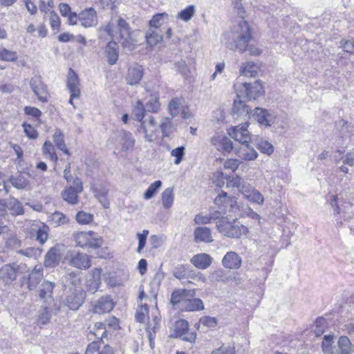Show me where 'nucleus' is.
I'll return each instance as SVG.
<instances>
[{"mask_svg": "<svg viewBox=\"0 0 354 354\" xmlns=\"http://www.w3.org/2000/svg\"><path fill=\"white\" fill-rule=\"evenodd\" d=\"M252 39L249 24L242 20L237 26L223 35V41L227 48L231 50H239L244 52L248 47V43Z\"/></svg>", "mask_w": 354, "mask_h": 354, "instance_id": "1", "label": "nucleus"}, {"mask_svg": "<svg viewBox=\"0 0 354 354\" xmlns=\"http://www.w3.org/2000/svg\"><path fill=\"white\" fill-rule=\"evenodd\" d=\"M104 30L113 39L118 40L124 48L129 50H131L136 42L129 24L122 17L112 19Z\"/></svg>", "mask_w": 354, "mask_h": 354, "instance_id": "2", "label": "nucleus"}, {"mask_svg": "<svg viewBox=\"0 0 354 354\" xmlns=\"http://www.w3.org/2000/svg\"><path fill=\"white\" fill-rule=\"evenodd\" d=\"M227 186L237 188L238 191L250 202L263 205L264 197L259 191L244 180L239 175L229 180Z\"/></svg>", "mask_w": 354, "mask_h": 354, "instance_id": "3", "label": "nucleus"}, {"mask_svg": "<svg viewBox=\"0 0 354 354\" xmlns=\"http://www.w3.org/2000/svg\"><path fill=\"white\" fill-rule=\"evenodd\" d=\"M234 88L237 97L248 100H255L264 93L263 86L259 80H256L253 83L237 82L234 84Z\"/></svg>", "mask_w": 354, "mask_h": 354, "instance_id": "4", "label": "nucleus"}, {"mask_svg": "<svg viewBox=\"0 0 354 354\" xmlns=\"http://www.w3.org/2000/svg\"><path fill=\"white\" fill-rule=\"evenodd\" d=\"M73 239L81 248H97L102 244V238L93 231L74 233Z\"/></svg>", "mask_w": 354, "mask_h": 354, "instance_id": "5", "label": "nucleus"}, {"mask_svg": "<svg viewBox=\"0 0 354 354\" xmlns=\"http://www.w3.org/2000/svg\"><path fill=\"white\" fill-rule=\"evenodd\" d=\"M158 124L154 117L150 115L141 122L137 131L143 133L145 141L152 142L156 137Z\"/></svg>", "mask_w": 354, "mask_h": 354, "instance_id": "6", "label": "nucleus"}, {"mask_svg": "<svg viewBox=\"0 0 354 354\" xmlns=\"http://www.w3.org/2000/svg\"><path fill=\"white\" fill-rule=\"evenodd\" d=\"M65 259L70 266L78 269H88L91 267V259L85 253L70 251Z\"/></svg>", "mask_w": 354, "mask_h": 354, "instance_id": "7", "label": "nucleus"}, {"mask_svg": "<svg viewBox=\"0 0 354 354\" xmlns=\"http://www.w3.org/2000/svg\"><path fill=\"white\" fill-rule=\"evenodd\" d=\"M248 122L233 127L227 130L228 135L241 144L250 143L251 134L248 129Z\"/></svg>", "mask_w": 354, "mask_h": 354, "instance_id": "8", "label": "nucleus"}, {"mask_svg": "<svg viewBox=\"0 0 354 354\" xmlns=\"http://www.w3.org/2000/svg\"><path fill=\"white\" fill-rule=\"evenodd\" d=\"M82 190V183L77 178L73 181V187H66L62 191V196L65 201L71 205H75L78 202V194L81 193Z\"/></svg>", "mask_w": 354, "mask_h": 354, "instance_id": "9", "label": "nucleus"}, {"mask_svg": "<svg viewBox=\"0 0 354 354\" xmlns=\"http://www.w3.org/2000/svg\"><path fill=\"white\" fill-rule=\"evenodd\" d=\"M30 86L40 102H46L48 101L49 94L47 86L43 82L41 77L35 76L32 77L30 81Z\"/></svg>", "mask_w": 354, "mask_h": 354, "instance_id": "10", "label": "nucleus"}, {"mask_svg": "<svg viewBox=\"0 0 354 354\" xmlns=\"http://www.w3.org/2000/svg\"><path fill=\"white\" fill-rule=\"evenodd\" d=\"M85 297V292L80 287H76L74 291L67 296L65 304L71 310H76L84 303Z\"/></svg>", "mask_w": 354, "mask_h": 354, "instance_id": "11", "label": "nucleus"}, {"mask_svg": "<svg viewBox=\"0 0 354 354\" xmlns=\"http://www.w3.org/2000/svg\"><path fill=\"white\" fill-rule=\"evenodd\" d=\"M19 266L15 263H9L0 268V280L5 284H10L17 277Z\"/></svg>", "mask_w": 354, "mask_h": 354, "instance_id": "12", "label": "nucleus"}, {"mask_svg": "<svg viewBox=\"0 0 354 354\" xmlns=\"http://www.w3.org/2000/svg\"><path fill=\"white\" fill-rule=\"evenodd\" d=\"M67 88L73 97H80L81 95L80 80L77 75L70 69L68 75Z\"/></svg>", "mask_w": 354, "mask_h": 354, "instance_id": "13", "label": "nucleus"}, {"mask_svg": "<svg viewBox=\"0 0 354 354\" xmlns=\"http://www.w3.org/2000/svg\"><path fill=\"white\" fill-rule=\"evenodd\" d=\"M251 112V109L241 98L237 97V99L234 100L232 110V113L234 118H243L245 119L249 117Z\"/></svg>", "mask_w": 354, "mask_h": 354, "instance_id": "14", "label": "nucleus"}, {"mask_svg": "<svg viewBox=\"0 0 354 354\" xmlns=\"http://www.w3.org/2000/svg\"><path fill=\"white\" fill-rule=\"evenodd\" d=\"M252 116L259 124L265 126H270L275 120L273 114L266 109L259 107L254 109Z\"/></svg>", "mask_w": 354, "mask_h": 354, "instance_id": "15", "label": "nucleus"}, {"mask_svg": "<svg viewBox=\"0 0 354 354\" xmlns=\"http://www.w3.org/2000/svg\"><path fill=\"white\" fill-rule=\"evenodd\" d=\"M242 145L235 149L236 154L242 160L245 161H252L258 157V153L251 146L250 143H243Z\"/></svg>", "mask_w": 354, "mask_h": 354, "instance_id": "16", "label": "nucleus"}, {"mask_svg": "<svg viewBox=\"0 0 354 354\" xmlns=\"http://www.w3.org/2000/svg\"><path fill=\"white\" fill-rule=\"evenodd\" d=\"M79 20L82 26L86 28L96 26L97 24L96 11L92 8L83 10L79 15Z\"/></svg>", "mask_w": 354, "mask_h": 354, "instance_id": "17", "label": "nucleus"}, {"mask_svg": "<svg viewBox=\"0 0 354 354\" xmlns=\"http://www.w3.org/2000/svg\"><path fill=\"white\" fill-rule=\"evenodd\" d=\"M211 142L218 151L223 152H230L236 148L234 147L232 142L227 137L222 135H216L212 138Z\"/></svg>", "mask_w": 354, "mask_h": 354, "instance_id": "18", "label": "nucleus"}, {"mask_svg": "<svg viewBox=\"0 0 354 354\" xmlns=\"http://www.w3.org/2000/svg\"><path fill=\"white\" fill-rule=\"evenodd\" d=\"M88 330V339L93 340V342H95L94 339L102 340L107 337V333H109V329L106 326V324L103 322L95 323L93 327H89Z\"/></svg>", "mask_w": 354, "mask_h": 354, "instance_id": "19", "label": "nucleus"}, {"mask_svg": "<svg viewBox=\"0 0 354 354\" xmlns=\"http://www.w3.org/2000/svg\"><path fill=\"white\" fill-rule=\"evenodd\" d=\"M102 269L95 268L91 271V274L86 280V289L91 293H95L100 287Z\"/></svg>", "mask_w": 354, "mask_h": 354, "instance_id": "20", "label": "nucleus"}, {"mask_svg": "<svg viewBox=\"0 0 354 354\" xmlns=\"http://www.w3.org/2000/svg\"><path fill=\"white\" fill-rule=\"evenodd\" d=\"M49 227L41 222H35L32 225L31 232H35L36 240L43 245L48 239Z\"/></svg>", "mask_w": 354, "mask_h": 354, "instance_id": "21", "label": "nucleus"}, {"mask_svg": "<svg viewBox=\"0 0 354 354\" xmlns=\"http://www.w3.org/2000/svg\"><path fill=\"white\" fill-rule=\"evenodd\" d=\"M43 268L41 265L35 266L31 272L29 274L28 279V288L30 290L36 288L37 285L43 279Z\"/></svg>", "mask_w": 354, "mask_h": 354, "instance_id": "22", "label": "nucleus"}, {"mask_svg": "<svg viewBox=\"0 0 354 354\" xmlns=\"http://www.w3.org/2000/svg\"><path fill=\"white\" fill-rule=\"evenodd\" d=\"M241 258L235 252H228L224 256L222 263L223 266L229 269H238L241 265Z\"/></svg>", "mask_w": 354, "mask_h": 354, "instance_id": "23", "label": "nucleus"}, {"mask_svg": "<svg viewBox=\"0 0 354 354\" xmlns=\"http://www.w3.org/2000/svg\"><path fill=\"white\" fill-rule=\"evenodd\" d=\"M143 76V68L141 66L134 65L129 68L127 76V84L129 85L138 84Z\"/></svg>", "mask_w": 354, "mask_h": 354, "instance_id": "24", "label": "nucleus"}, {"mask_svg": "<svg viewBox=\"0 0 354 354\" xmlns=\"http://www.w3.org/2000/svg\"><path fill=\"white\" fill-rule=\"evenodd\" d=\"M119 136L122 151H127L133 149L136 140L131 132L126 130H122L120 132Z\"/></svg>", "mask_w": 354, "mask_h": 354, "instance_id": "25", "label": "nucleus"}, {"mask_svg": "<svg viewBox=\"0 0 354 354\" xmlns=\"http://www.w3.org/2000/svg\"><path fill=\"white\" fill-rule=\"evenodd\" d=\"M194 236L196 242L211 243L214 241L212 231L207 227H197L194 231Z\"/></svg>", "mask_w": 354, "mask_h": 354, "instance_id": "26", "label": "nucleus"}, {"mask_svg": "<svg viewBox=\"0 0 354 354\" xmlns=\"http://www.w3.org/2000/svg\"><path fill=\"white\" fill-rule=\"evenodd\" d=\"M212 258L207 254L201 253L191 259V263L198 269H206L212 263Z\"/></svg>", "mask_w": 354, "mask_h": 354, "instance_id": "27", "label": "nucleus"}, {"mask_svg": "<svg viewBox=\"0 0 354 354\" xmlns=\"http://www.w3.org/2000/svg\"><path fill=\"white\" fill-rule=\"evenodd\" d=\"M10 182L17 189L30 190L32 189L29 180L21 174L11 176Z\"/></svg>", "mask_w": 354, "mask_h": 354, "instance_id": "28", "label": "nucleus"}, {"mask_svg": "<svg viewBox=\"0 0 354 354\" xmlns=\"http://www.w3.org/2000/svg\"><path fill=\"white\" fill-rule=\"evenodd\" d=\"M214 203L218 207L226 209L228 207L232 208L236 202L234 198L229 197L226 192H222L215 198Z\"/></svg>", "mask_w": 354, "mask_h": 354, "instance_id": "29", "label": "nucleus"}, {"mask_svg": "<svg viewBox=\"0 0 354 354\" xmlns=\"http://www.w3.org/2000/svg\"><path fill=\"white\" fill-rule=\"evenodd\" d=\"M113 308V303L109 297H102L94 307V311L96 313L103 314L109 313Z\"/></svg>", "mask_w": 354, "mask_h": 354, "instance_id": "30", "label": "nucleus"}, {"mask_svg": "<svg viewBox=\"0 0 354 354\" xmlns=\"http://www.w3.org/2000/svg\"><path fill=\"white\" fill-rule=\"evenodd\" d=\"M85 354H113V349L107 344L100 349L98 342H92L88 345Z\"/></svg>", "mask_w": 354, "mask_h": 354, "instance_id": "31", "label": "nucleus"}, {"mask_svg": "<svg viewBox=\"0 0 354 354\" xmlns=\"http://www.w3.org/2000/svg\"><path fill=\"white\" fill-rule=\"evenodd\" d=\"M105 53L108 63L110 65L115 64L118 59V46L117 43L115 41L109 42L105 49Z\"/></svg>", "mask_w": 354, "mask_h": 354, "instance_id": "32", "label": "nucleus"}, {"mask_svg": "<svg viewBox=\"0 0 354 354\" xmlns=\"http://www.w3.org/2000/svg\"><path fill=\"white\" fill-rule=\"evenodd\" d=\"M338 354H351L354 352V346L346 336H341L338 339Z\"/></svg>", "mask_w": 354, "mask_h": 354, "instance_id": "33", "label": "nucleus"}, {"mask_svg": "<svg viewBox=\"0 0 354 354\" xmlns=\"http://www.w3.org/2000/svg\"><path fill=\"white\" fill-rule=\"evenodd\" d=\"M59 250L55 248H51L45 255L44 265L46 267H54L58 264L59 261Z\"/></svg>", "mask_w": 354, "mask_h": 354, "instance_id": "34", "label": "nucleus"}, {"mask_svg": "<svg viewBox=\"0 0 354 354\" xmlns=\"http://www.w3.org/2000/svg\"><path fill=\"white\" fill-rule=\"evenodd\" d=\"M6 206L8 207V211L12 215H20L24 214V209L21 203L16 198L10 197L6 199Z\"/></svg>", "mask_w": 354, "mask_h": 354, "instance_id": "35", "label": "nucleus"}, {"mask_svg": "<svg viewBox=\"0 0 354 354\" xmlns=\"http://www.w3.org/2000/svg\"><path fill=\"white\" fill-rule=\"evenodd\" d=\"M53 139L57 149L63 151L65 154L70 155L69 151L65 144L64 135L59 129H55Z\"/></svg>", "mask_w": 354, "mask_h": 354, "instance_id": "36", "label": "nucleus"}, {"mask_svg": "<svg viewBox=\"0 0 354 354\" xmlns=\"http://www.w3.org/2000/svg\"><path fill=\"white\" fill-rule=\"evenodd\" d=\"M182 308L186 311H196L203 310L204 305L201 299L194 298L185 300Z\"/></svg>", "mask_w": 354, "mask_h": 354, "instance_id": "37", "label": "nucleus"}, {"mask_svg": "<svg viewBox=\"0 0 354 354\" xmlns=\"http://www.w3.org/2000/svg\"><path fill=\"white\" fill-rule=\"evenodd\" d=\"M145 38L147 44L153 46L162 40V35L158 30L149 28L146 32Z\"/></svg>", "mask_w": 354, "mask_h": 354, "instance_id": "38", "label": "nucleus"}, {"mask_svg": "<svg viewBox=\"0 0 354 354\" xmlns=\"http://www.w3.org/2000/svg\"><path fill=\"white\" fill-rule=\"evenodd\" d=\"M259 66L253 62H248L243 64L241 73L245 77H255L259 72Z\"/></svg>", "mask_w": 354, "mask_h": 354, "instance_id": "39", "label": "nucleus"}, {"mask_svg": "<svg viewBox=\"0 0 354 354\" xmlns=\"http://www.w3.org/2000/svg\"><path fill=\"white\" fill-rule=\"evenodd\" d=\"M162 203L165 209H169L174 203V189L172 187L165 189L162 193Z\"/></svg>", "mask_w": 354, "mask_h": 354, "instance_id": "40", "label": "nucleus"}, {"mask_svg": "<svg viewBox=\"0 0 354 354\" xmlns=\"http://www.w3.org/2000/svg\"><path fill=\"white\" fill-rule=\"evenodd\" d=\"M189 327L188 322L185 319H178L174 326V336L181 337L187 332Z\"/></svg>", "mask_w": 354, "mask_h": 354, "instance_id": "41", "label": "nucleus"}, {"mask_svg": "<svg viewBox=\"0 0 354 354\" xmlns=\"http://www.w3.org/2000/svg\"><path fill=\"white\" fill-rule=\"evenodd\" d=\"M42 151L46 158L50 159L53 162L57 161L58 158L55 153V147L50 141L47 140L44 142Z\"/></svg>", "mask_w": 354, "mask_h": 354, "instance_id": "42", "label": "nucleus"}, {"mask_svg": "<svg viewBox=\"0 0 354 354\" xmlns=\"http://www.w3.org/2000/svg\"><path fill=\"white\" fill-rule=\"evenodd\" d=\"M54 285L48 281H45L42 283L39 290V297L41 299H45L51 297Z\"/></svg>", "mask_w": 354, "mask_h": 354, "instance_id": "43", "label": "nucleus"}, {"mask_svg": "<svg viewBox=\"0 0 354 354\" xmlns=\"http://www.w3.org/2000/svg\"><path fill=\"white\" fill-rule=\"evenodd\" d=\"M160 106L159 97L157 93L151 94L146 103V107L150 112H157Z\"/></svg>", "mask_w": 354, "mask_h": 354, "instance_id": "44", "label": "nucleus"}, {"mask_svg": "<svg viewBox=\"0 0 354 354\" xmlns=\"http://www.w3.org/2000/svg\"><path fill=\"white\" fill-rule=\"evenodd\" d=\"M196 12V7L194 5H190L186 8L182 10L177 15V18L183 20L185 22L189 21Z\"/></svg>", "mask_w": 354, "mask_h": 354, "instance_id": "45", "label": "nucleus"}, {"mask_svg": "<svg viewBox=\"0 0 354 354\" xmlns=\"http://www.w3.org/2000/svg\"><path fill=\"white\" fill-rule=\"evenodd\" d=\"M241 234V227L234 221L233 223H230V226H227L224 235L232 238H239Z\"/></svg>", "mask_w": 354, "mask_h": 354, "instance_id": "46", "label": "nucleus"}, {"mask_svg": "<svg viewBox=\"0 0 354 354\" xmlns=\"http://www.w3.org/2000/svg\"><path fill=\"white\" fill-rule=\"evenodd\" d=\"M257 149L263 153L270 156L274 151L273 145L268 140L260 139L257 143Z\"/></svg>", "mask_w": 354, "mask_h": 354, "instance_id": "47", "label": "nucleus"}, {"mask_svg": "<svg viewBox=\"0 0 354 354\" xmlns=\"http://www.w3.org/2000/svg\"><path fill=\"white\" fill-rule=\"evenodd\" d=\"M187 291L186 290H177L172 292L170 301L174 306L181 303L183 305V301L186 300Z\"/></svg>", "mask_w": 354, "mask_h": 354, "instance_id": "48", "label": "nucleus"}, {"mask_svg": "<svg viewBox=\"0 0 354 354\" xmlns=\"http://www.w3.org/2000/svg\"><path fill=\"white\" fill-rule=\"evenodd\" d=\"M50 221L56 225L68 224L69 218L61 212H55L50 216Z\"/></svg>", "mask_w": 354, "mask_h": 354, "instance_id": "49", "label": "nucleus"}, {"mask_svg": "<svg viewBox=\"0 0 354 354\" xmlns=\"http://www.w3.org/2000/svg\"><path fill=\"white\" fill-rule=\"evenodd\" d=\"M75 219L81 225H88L93 222V215L84 211H80L77 213Z\"/></svg>", "mask_w": 354, "mask_h": 354, "instance_id": "50", "label": "nucleus"}, {"mask_svg": "<svg viewBox=\"0 0 354 354\" xmlns=\"http://www.w3.org/2000/svg\"><path fill=\"white\" fill-rule=\"evenodd\" d=\"M162 185L161 180H158L151 183L148 189L144 194V198L146 200L151 199L154 196V195L157 193V191L160 189Z\"/></svg>", "mask_w": 354, "mask_h": 354, "instance_id": "51", "label": "nucleus"}, {"mask_svg": "<svg viewBox=\"0 0 354 354\" xmlns=\"http://www.w3.org/2000/svg\"><path fill=\"white\" fill-rule=\"evenodd\" d=\"M167 17L168 15L165 12L154 15L149 21L150 28L158 30V28L162 26L164 19H167Z\"/></svg>", "mask_w": 354, "mask_h": 354, "instance_id": "52", "label": "nucleus"}, {"mask_svg": "<svg viewBox=\"0 0 354 354\" xmlns=\"http://www.w3.org/2000/svg\"><path fill=\"white\" fill-rule=\"evenodd\" d=\"M326 327V321L322 317H319L316 319L313 326V332L316 337L322 335Z\"/></svg>", "mask_w": 354, "mask_h": 354, "instance_id": "53", "label": "nucleus"}, {"mask_svg": "<svg viewBox=\"0 0 354 354\" xmlns=\"http://www.w3.org/2000/svg\"><path fill=\"white\" fill-rule=\"evenodd\" d=\"M159 127L164 137L169 136L171 133L172 123L169 118H163Z\"/></svg>", "mask_w": 354, "mask_h": 354, "instance_id": "54", "label": "nucleus"}, {"mask_svg": "<svg viewBox=\"0 0 354 354\" xmlns=\"http://www.w3.org/2000/svg\"><path fill=\"white\" fill-rule=\"evenodd\" d=\"M145 109L144 104L140 100L136 102V104L133 110V115L135 116L136 120L142 122L145 116Z\"/></svg>", "mask_w": 354, "mask_h": 354, "instance_id": "55", "label": "nucleus"}, {"mask_svg": "<svg viewBox=\"0 0 354 354\" xmlns=\"http://www.w3.org/2000/svg\"><path fill=\"white\" fill-rule=\"evenodd\" d=\"M0 59L7 62H14L17 59V54L15 51L6 48L0 49Z\"/></svg>", "mask_w": 354, "mask_h": 354, "instance_id": "56", "label": "nucleus"}, {"mask_svg": "<svg viewBox=\"0 0 354 354\" xmlns=\"http://www.w3.org/2000/svg\"><path fill=\"white\" fill-rule=\"evenodd\" d=\"M185 153V147L184 146L178 147L171 151V156L175 157L174 164L179 165L183 159Z\"/></svg>", "mask_w": 354, "mask_h": 354, "instance_id": "57", "label": "nucleus"}, {"mask_svg": "<svg viewBox=\"0 0 354 354\" xmlns=\"http://www.w3.org/2000/svg\"><path fill=\"white\" fill-rule=\"evenodd\" d=\"M108 192L105 189H99L95 191V196L104 208L109 207V201L107 198Z\"/></svg>", "mask_w": 354, "mask_h": 354, "instance_id": "58", "label": "nucleus"}, {"mask_svg": "<svg viewBox=\"0 0 354 354\" xmlns=\"http://www.w3.org/2000/svg\"><path fill=\"white\" fill-rule=\"evenodd\" d=\"M180 100L175 97L172 99L168 106L170 114L174 117L178 114L180 111Z\"/></svg>", "mask_w": 354, "mask_h": 354, "instance_id": "59", "label": "nucleus"}, {"mask_svg": "<svg viewBox=\"0 0 354 354\" xmlns=\"http://www.w3.org/2000/svg\"><path fill=\"white\" fill-rule=\"evenodd\" d=\"M148 234L149 231L147 230H142V233H138L137 234L138 239V246L137 249L138 252L140 253L144 248Z\"/></svg>", "mask_w": 354, "mask_h": 354, "instance_id": "60", "label": "nucleus"}, {"mask_svg": "<svg viewBox=\"0 0 354 354\" xmlns=\"http://www.w3.org/2000/svg\"><path fill=\"white\" fill-rule=\"evenodd\" d=\"M333 342V335H328L324 337L322 341V348L323 351L326 353H330L331 352V346Z\"/></svg>", "mask_w": 354, "mask_h": 354, "instance_id": "61", "label": "nucleus"}, {"mask_svg": "<svg viewBox=\"0 0 354 354\" xmlns=\"http://www.w3.org/2000/svg\"><path fill=\"white\" fill-rule=\"evenodd\" d=\"M230 223L227 217L221 216L216 221V227L220 232L224 234L227 226H230Z\"/></svg>", "mask_w": 354, "mask_h": 354, "instance_id": "62", "label": "nucleus"}, {"mask_svg": "<svg viewBox=\"0 0 354 354\" xmlns=\"http://www.w3.org/2000/svg\"><path fill=\"white\" fill-rule=\"evenodd\" d=\"M211 354H236V351L234 346H221L213 351Z\"/></svg>", "mask_w": 354, "mask_h": 354, "instance_id": "63", "label": "nucleus"}, {"mask_svg": "<svg viewBox=\"0 0 354 354\" xmlns=\"http://www.w3.org/2000/svg\"><path fill=\"white\" fill-rule=\"evenodd\" d=\"M26 135L31 139H36L38 137V132L30 124L24 123L22 124Z\"/></svg>", "mask_w": 354, "mask_h": 354, "instance_id": "64", "label": "nucleus"}]
</instances>
